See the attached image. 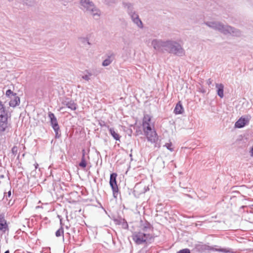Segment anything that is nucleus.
Returning a JSON list of instances; mask_svg holds the SVG:
<instances>
[{
  "mask_svg": "<svg viewBox=\"0 0 253 253\" xmlns=\"http://www.w3.org/2000/svg\"><path fill=\"white\" fill-rule=\"evenodd\" d=\"M14 95H16V93H14L11 89H8L5 91V95L6 97L12 98Z\"/></svg>",
  "mask_w": 253,
  "mask_h": 253,
  "instance_id": "26",
  "label": "nucleus"
},
{
  "mask_svg": "<svg viewBox=\"0 0 253 253\" xmlns=\"http://www.w3.org/2000/svg\"><path fill=\"white\" fill-rule=\"evenodd\" d=\"M116 54L112 51H108L104 56L102 65L104 67L110 65L115 59Z\"/></svg>",
  "mask_w": 253,
  "mask_h": 253,
  "instance_id": "10",
  "label": "nucleus"
},
{
  "mask_svg": "<svg viewBox=\"0 0 253 253\" xmlns=\"http://www.w3.org/2000/svg\"><path fill=\"white\" fill-rule=\"evenodd\" d=\"M0 177H1V178L3 177V175H1Z\"/></svg>",
  "mask_w": 253,
  "mask_h": 253,
  "instance_id": "36",
  "label": "nucleus"
},
{
  "mask_svg": "<svg viewBox=\"0 0 253 253\" xmlns=\"http://www.w3.org/2000/svg\"><path fill=\"white\" fill-rule=\"evenodd\" d=\"M250 155L251 157H253V146L251 147V149L250 151Z\"/></svg>",
  "mask_w": 253,
  "mask_h": 253,
  "instance_id": "33",
  "label": "nucleus"
},
{
  "mask_svg": "<svg viewBox=\"0 0 253 253\" xmlns=\"http://www.w3.org/2000/svg\"><path fill=\"white\" fill-rule=\"evenodd\" d=\"M17 151H18V148L16 146H13L11 149V152H12V153L14 155H16L17 153Z\"/></svg>",
  "mask_w": 253,
  "mask_h": 253,
  "instance_id": "29",
  "label": "nucleus"
},
{
  "mask_svg": "<svg viewBox=\"0 0 253 253\" xmlns=\"http://www.w3.org/2000/svg\"><path fill=\"white\" fill-rule=\"evenodd\" d=\"M11 112L9 107L6 108L1 104V132H8L11 128Z\"/></svg>",
  "mask_w": 253,
  "mask_h": 253,
  "instance_id": "4",
  "label": "nucleus"
},
{
  "mask_svg": "<svg viewBox=\"0 0 253 253\" xmlns=\"http://www.w3.org/2000/svg\"><path fill=\"white\" fill-rule=\"evenodd\" d=\"M177 253H190V251L188 249H184L180 250Z\"/></svg>",
  "mask_w": 253,
  "mask_h": 253,
  "instance_id": "30",
  "label": "nucleus"
},
{
  "mask_svg": "<svg viewBox=\"0 0 253 253\" xmlns=\"http://www.w3.org/2000/svg\"><path fill=\"white\" fill-rule=\"evenodd\" d=\"M10 101L9 102V105L10 107L14 108L18 106L20 103V98L16 95H14L12 98H10Z\"/></svg>",
  "mask_w": 253,
  "mask_h": 253,
  "instance_id": "17",
  "label": "nucleus"
},
{
  "mask_svg": "<svg viewBox=\"0 0 253 253\" xmlns=\"http://www.w3.org/2000/svg\"><path fill=\"white\" fill-rule=\"evenodd\" d=\"M51 125L55 132V137L59 138L60 135L59 134V126L57 121V119L55 115L52 112H49L48 114Z\"/></svg>",
  "mask_w": 253,
  "mask_h": 253,
  "instance_id": "7",
  "label": "nucleus"
},
{
  "mask_svg": "<svg viewBox=\"0 0 253 253\" xmlns=\"http://www.w3.org/2000/svg\"><path fill=\"white\" fill-rule=\"evenodd\" d=\"M250 119L247 117H241L235 124L236 128H242L249 123Z\"/></svg>",
  "mask_w": 253,
  "mask_h": 253,
  "instance_id": "14",
  "label": "nucleus"
},
{
  "mask_svg": "<svg viewBox=\"0 0 253 253\" xmlns=\"http://www.w3.org/2000/svg\"><path fill=\"white\" fill-rule=\"evenodd\" d=\"M81 5L88 11L93 16L99 17L100 10L94 5V3L90 0H81Z\"/></svg>",
  "mask_w": 253,
  "mask_h": 253,
  "instance_id": "6",
  "label": "nucleus"
},
{
  "mask_svg": "<svg viewBox=\"0 0 253 253\" xmlns=\"http://www.w3.org/2000/svg\"><path fill=\"white\" fill-rule=\"evenodd\" d=\"M4 253H9V251H6Z\"/></svg>",
  "mask_w": 253,
  "mask_h": 253,
  "instance_id": "35",
  "label": "nucleus"
},
{
  "mask_svg": "<svg viewBox=\"0 0 253 253\" xmlns=\"http://www.w3.org/2000/svg\"><path fill=\"white\" fill-rule=\"evenodd\" d=\"M144 132L148 141L150 142L151 143H155L157 142L158 135L154 127L150 129V130H145Z\"/></svg>",
  "mask_w": 253,
  "mask_h": 253,
  "instance_id": "9",
  "label": "nucleus"
},
{
  "mask_svg": "<svg viewBox=\"0 0 253 253\" xmlns=\"http://www.w3.org/2000/svg\"><path fill=\"white\" fill-rule=\"evenodd\" d=\"M80 39L82 41V42H86L88 44H90V42H89L87 38H81Z\"/></svg>",
  "mask_w": 253,
  "mask_h": 253,
  "instance_id": "31",
  "label": "nucleus"
},
{
  "mask_svg": "<svg viewBox=\"0 0 253 253\" xmlns=\"http://www.w3.org/2000/svg\"><path fill=\"white\" fill-rule=\"evenodd\" d=\"M215 87L217 89V94L221 98L224 96V85L222 84H216Z\"/></svg>",
  "mask_w": 253,
  "mask_h": 253,
  "instance_id": "18",
  "label": "nucleus"
},
{
  "mask_svg": "<svg viewBox=\"0 0 253 253\" xmlns=\"http://www.w3.org/2000/svg\"><path fill=\"white\" fill-rule=\"evenodd\" d=\"M153 226L148 222L142 223L139 231H135L132 235V238L137 245H148L155 240Z\"/></svg>",
  "mask_w": 253,
  "mask_h": 253,
  "instance_id": "2",
  "label": "nucleus"
},
{
  "mask_svg": "<svg viewBox=\"0 0 253 253\" xmlns=\"http://www.w3.org/2000/svg\"><path fill=\"white\" fill-rule=\"evenodd\" d=\"M151 123V117L148 114L145 115L142 123Z\"/></svg>",
  "mask_w": 253,
  "mask_h": 253,
  "instance_id": "27",
  "label": "nucleus"
},
{
  "mask_svg": "<svg viewBox=\"0 0 253 253\" xmlns=\"http://www.w3.org/2000/svg\"><path fill=\"white\" fill-rule=\"evenodd\" d=\"M9 222H7L3 217L1 216V236L4 235L5 238L8 235Z\"/></svg>",
  "mask_w": 253,
  "mask_h": 253,
  "instance_id": "12",
  "label": "nucleus"
},
{
  "mask_svg": "<svg viewBox=\"0 0 253 253\" xmlns=\"http://www.w3.org/2000/svg\"><path fill=\"white\" fill-rule=\"evenodd\" d=\"M183 108L181 104L179 102L176 105L174 110L175 114H181L183 112Z\"/></svg>",
  "mask_w": 253,
  "mask_h": 253,
  "instance_id": "20",
  "label": "nucleus"
},
{
  "mask_svg": "<svg viewBox=\"0 0 253 253\" xmlns=\"http://www.w3.org/2000/svg\"><path fill=\"white\" fill-rule=\"evenodd\" d=\"M133 22L139 28L142 29L143 28V23L139 17V16L132 20Z\"/></svg>",
  "mask_w": 253,
  "mask_h": 253,
  "instance_id": "25",
  "label": "nucleus"
},
{
  "mask_svg": "<svg viewBox=\"0 0 253 253\" xmlns=\"http://www.w3.org/2000/svg\"><path fill=\"white\" fill-rule=\"evenodd\" d=\"M5 88H3V92L4 91Z\"/></svg>",
  "mask_w": 253,
  "mask_h": 253,
  "instance_id": "37",
  "label": "nucleus"
},
{
  "mask_svg": "<svg viewBox=\"0 0 253 253\" xmlns=\"http://www.w3.org/2000/svg\"><path fill=\"white\" fill-rule=\"evenodd\" d=\"M216 246H210L208 244H200L196 246V250L201 253H210L211 252H218L223 253H233L232 249L229 248H216Z\"/></svg>",
  "mask_w": 253,
  "mask_h": 253,
  "instance_id": "5",
  "label": "nucleus"
},
{
  "mask_svg": "<svg viewBox=\"0 0 253 253\" xmlns=\"http://www.w3.org/2000/svg\"><path fill=\"white\" fill-rule=\"evenodd\" d=\"M62 104L71 110H76L77 108V104L75 103L73 100L69 98L66 99L64 100L62 102Z\"/></svg>",
  "mask_w": 253,
  "mask_h": 253,
  "instance_id": "15",
  "label": "nucleus"
},
{
  "mask_svg": "<svg viewBox=\"0 0 253 253\" xmlns=\"http://www.w3.org/2000/svg\"><path fill=\"white\" fill-rule=\"evenodd\" d=\"M142 126H143V131L145 130H150V129L154 127V124H152L151 123H142Z\"/></svg>",
  "mask_w": 253,
  "mask_h": 253,
  "instance_id": "24",
  "label": "nucleus"
},
{
  "mask_svg": "<svg viewBox=\"0 0 253 253\" xmlns=\"http://www.w3.org/2000/svg\"><path fill=\"white\" fill-rule=\"evenodd\" d=\"M83 73L84 75L82 76V78L86 81H89L92 75V73L87 70H85Z\"/></svg>",
  "mask_w": 253,
  "mask_h": 253,
  "instance_id": "23",
  "label": "nucleus"
},
{
  "mask_svg": "<svg viewBox=\"0 0 253 253\" xmlns=\"http://www.w3.org/2000/svg\"><path fill=\"white\" fill-rule=\"evenodd\" d=\"M109 132L112 137L117 141L120 140V135L117 132H116L113 128H109Z\"/></svg>",
  "mask_w": 253,
  "mask_h": 253,
  "instance_id": "21",
  "label": "nucleus"
},
{
  "mask_svg": "<svg viewBox=\"0 0 253 253\" xmlns=\"http://www.w3.org/2000/svg\"><path fill=\"white\" fill-rule=\"evenodd\" d=\"M117 174L113 173L110 176V185L113 191V196L117 198L118 196L119 189L116 182Z\"/></svg>",
  "mask_w": 253,
  "mask_h": 253,
  "instance_id": "8",
  "label": "nucleus"
},
{
  "mask_svg": "<svg viewBox=\"0 0 253 253\" xmlns=\"http://www.w3.org/2000/svg\"><path fill=\"white\" fill-rule=\"evenodd\" d=\"M149 190L148 186H146L141 183H137L134 187L133 193L135 196H139L144 194Z\"/></svg>",
  "mask_w": 253,
  "mask_h": 253,
  "instance_id": "11",
  "label": "nucleus"
},
{
  "mask_svg": "<svg viewBox=\"0 0 253 253\" xmlns=\"http://www.w3.org/2000/svg\"><path fill=\"white\" fill-rule=\"evenodd\" d=\"M11 193L10 191H9L7 193H4V197L3 198L2 200L3 201V202L5 204L6 207L7 206H11L14 203V201H11Z\"/></svg>",
  "mask_w": 253,
  "mask_h": 253,
  "instance_id": "16",
  "label": "nucleus"
},
{
  "mask_svg": "<svg viewBox=\"0 0 253 253\" xmlns=\"http://www.w3.org/2000/svg\"><path fill=\"white\" fill-rule=\"evenodd\" d=\"M151 44L153 48L159 52H167L178 56H183L185 54L182 45L175 41L154 39L152 41Z\"/></svg>",
  "mask_w": 253,
  "mask_h": 253,
  "instance_id": "1",
  "label": "nucleus"
},
{
  "mask_svg": "<svg viewBox=\"0 0 253 253\" xmlns=\"http://www.w3.org/2000/svg\"><path fill=\"white\" fill-rule=\"evenodd\" d=\"M34 166H35V169H37L38 168V166H39V165H38V164L37 163H36L34 164Z\"/></svg>",
  "mask_w": 253,
  "mask_h": 253,
  "instance_id": "34",
  "label": "nucleus"
},
{
  "mask_svg": "<svg viewBox=\"0 0 253 253\" xmlns=\"http://www.w3.org/2000/svg\"><path fill=\"white\" fill-rule=\"evenodd\" d=\"M58 217L60 219V224L61 226V227L58 230H57L56 232H55V235L57 237H60L62 235L63 236V234H64V230H63V228L62 219L60 218V216L58 215ZM63 237H64V236H63Z\"/></svg>",
  "mask_w": 253,
  "mask_h": 253,
  "instance_id": "22",
  "label": "nucleus"
},
{
  "mask_svg": "<svg viewBox=\"0 0 253 253\" xmlns=\"http://www.w3.org/2000/svg\"><path fill=\"white\" fill-rule=\"evenodd\" d=\"M252 206L253 207V205H252Z\"/></svg>",
  "mask_w": 253,
  "mask_h": 253,
  "instance_id": "38",
  "label": "nucleus"
},
{
  "mask_svg": "<svg viewBox=\"0 0 253 253\" xmlns=\"http://www.w3.org/2000/svg\"><path fill=\"white\" fill-rule=\"evenodd\" d=\"M85 151L84 149H83L81 161L79 164V167H80L83 169L85 168L87 165L85 157Z\"/></svg>",
  "mask_w": 253,
  "mask_h": 253,
  "instance_id": "19",
  "label": "nucleus"
},
{
  "mask_svg": "<svg viewBox=\"0 0 253 253\" xmlns=\"http://www.w3.org/2000/svg\"><path fill=\"white\" fill-rule=\"evenodd\" d=\"M124 7L127 9V12L130 17L132 21L138 16V14L134 10L133 5L129 2L123 3Z\"/></svg>",
  "mask_w": 253,
  "mask_h": 253,
  "instance_id": "13",
  "label": "nucleus"
},
{
  "mask_svg": "<svg viewBox=\"0 0 253 253\" xmlns=\"http://www.w3.org/2000/svg\"><path fill=\"white\" fill-rule=\"evenodd\" d=\"M209 27L223 33L224 35L230 34L233 36L238 37L241 35L240 30L232 27L224 25L221 23L215 21H210L204 23Z\"/></svg>",
  "mask_w": 253,
  "mask_h": 253,
  "instance_id": "3",
  "label": "nucleus"
},
{
  "mask_svg": "<svg viewBox=\"0 0 253 253\" xmlns=\"http://www.w3.org/2000/svg\"><path fill=\"white\" fill-rule=\"evenodd\" d=\"M212 83V81L211 80V79H209L207 81V84L210 85H211Z\"/></svg>",
  "mask_w": 253,
  "mask_h": 253,
  "instance_id": "32",
  "label": "nucleus"
},
{
  "mask_svg": "<svg viewBox=\"0 0 253 253\" xmlns=\"http://www.w3.org/2000/svg\"><path fill=\"white\" fill-rule=\"evenodd\" d=\"M165 146L167 147V148L171 152L173 151V149L172 147L171 143H167L165 145Z\"/></svg>",
  "mask_w": 253,
  "mask_h": 253,
  "instance_id": "28",
  "label": "nucleus"
}]
</instances>
